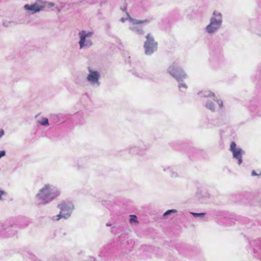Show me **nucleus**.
<instances>
[{
	"label": "nucleus",
	"instance_id": "nucleus-1",
	"mask_svg": "<svg viewBox=\"0 0 261 261\" xmlns=\"http://www.w3.org/2000/svg\"><path fill=\"white\" fill-rule=\"evenodd\" d=\"M55 193V192L54 189H51V186L49 185H46L43 188L40 190L37 195V197L43 203H47L53 199V197L51 196Z\"/></svg>",
	"mask_w": 261,
	"mask_h": 261
},
{
	"label": "nucleus",
	"instance_id": "nucleus-2",
	"mask_svg": "<svg viewBox=\"0 0 261 261\" xmlns=\"http://www.w3.org/2000/svg\"><path fill=\"white\" fill-rule=\"evenodd\" d=\"M146 37V41L144 43L145 53L147 55H150L156 50L158 43L154 41L151 34H148Z\"/></svg>",
	"mask_w": 261,
	"mask_h": 261
},
{
	"label": "nucleus",
	"instance_id": "nucleus-3",
	"mask_svg": "<svg viewBox=\"0 0 261 261\" xmlns=\"http://www.w3.org/2000/svg\"><path fill=\"white\" fill-rule=\"evenodd\" d=\"M217 17V19L214 18H212L210 24L206 27V30L209 33H212L214 32L217 29L219 28L221 24V14L220 13L218 14Z\"/></svg>",
	"mask_w": 261,
	"mask_h": 261
},
{
	"label": "nucleus",
	"instance_id": "nucleus-4",
	"mask_svg": "<svg viewBox=\"0 0 261 261\" xmlns=\"http://www.w3.org/2000/svg\"><path fill=\"white\" fill-rule=\"evenodd\" d=\"M169 72L173 77L178 80L186 76V74L184 70L180 68L175 67V65H172L169 67Z\"/></svg>",
	"mask_w": 261,
	"mask_h": 261
},
{
	"label": "nucleus",
	"instance_id": "nucleus-5",
	"mask_svg": "<svg viewBox=\"0 0 261 261\" xmlns=\"http://www.w3.org/2000/svg\"><path fill=\"white\" fill-rule=\"evenodd\" d=\"M92 33L89 32L86 33L85 31H82L80 32L79 35L80 37V40L79 42V44L80 45V48H83L85 45L90 46L92 44V42L91 40H86V38L87 37H90L92 36Z\"/></svg>",
	"mask_w": 261,
	"mask_h": 261
},
{
	"label": "nucleus",
	"instance_id": "nucleus-6",
	"mask_svg": "<svg viewBox=\"0 0 261 261\" xmlns=\"http://www.w3.org/2000/svg\"><path fill=\"white\" fill-rule=\"evenodd\" d=\"M59 207L61 209V212L57 216V220H59L61 217L65 218L66 215L69 216L71 212V208L66 203L63 202L59 205Z\"/></svg>",
	"mask_w": 261,
	"mask_h": 261
},
{
	"label": "nucleus",
	"instance_id": "nucleus-7",
	"mask_svg": "<svg viewBox=\"0 0 261 261\" xmlns=\"http://www.w3.org/2000/svg\"><path fill=\"white\" fill-rule=\"evenodd\" d=\"M230 149L233 153V157L238 160L239 164H241L242 162V150L236 148V144L234 142L231 143Z\"/></svg>",
	"mask_w": 261,
	"mask_h": 261
},
{
	"label": "nucleus",
	"instance_id": "nucleus-8",
	"mask_svg": "<svg viewBox=\"0 0 261 261\" xmlns=\"http://www.w3.org/2000/svg\"><path fill=\"white\" fill-rule=\"evenodd\" d=\"M46 5L44 4H42L41 5L36 3L33 5H29L28 4L25 5L24 6V8L25 10L32 11L33 13H36L40 11L43 8L45 7Z\"/></svg>",
	"mask_w": 261,
	"mask_h": 261
},
{
	"label": "nucleus",
	"instance_id": "nucleus-9",
	"mask_svg": "<svg viewBox=\"0 0 261 261\" xmlns=\"http://www.w3.org/2000/svg\"><path fill=\"white\" fill-rule=\"evenodd\" d=\"M90 74L87 76V80L92 83L98 82L99 74L97 71H92L90 67L88 68Z\"/></svg>",
	"mask_w": 261,
	"mask_h": 261
},
{
	"label": "nucleus",
	"instance_id": "nucleus-10",
	"mask_svg": "<svg viewBox=\"0 0 261 261\" xmlns=\"http://www.w3.org/2000/svg\"><path fill=\"white\" fill-rule=\"evenodd\" d=\"M206 107L211 110H214L215 109V108H214V105L213 102H207L206 105Z\"/></svg>",
	"mask_w": 261,
	"mask_h": 261
},
{
	"label": "nucleus",
	"instance_id": "nucleus-11",
	"mask_svg": "<svg viewBox=\"0 0 261 261\" xmlns=\"http://www.w3.org/2000/svg\"><path fill=\"white\" fill-rule=\"evenodd\" d=\"M39 123L43 125H45L48 124V121L47 118H43L42 120L39 121Z\"/></svg>",
	"mask_w": 261,
	"mask_h": 261
},
{
	"label": "nucleus",
	"instance_id": "nucleus-12",
	"mask_svg": "<svg viewBox=\"0 0 261 261\" xmlns=\"http://www.w3.org/2000/svg\"><path fill=\"white\" fill-rule=\"evenodd\" d=\"M130 223H132L133 222L138 223L137 217L136 215H130Z\"/></svg>",
	"mask_w": 261,
	"mask_h": 261
},
{
	"label": "nucleus",
	"instance_id": "nucleus-13",
	"mask_svg": "<svg viewBox=\"0 0 261 261\" xmlns=\"http://www.w3.org/2000/svg\"><path fill=\"white\" fill-rule=\"evenodd\" d=\"M176 212V211L175 210H168L167 211H166L164 214V216H166V215H167L168 214H169L170 213H175Z\"/></svg>",
	"mask_w": 261,
	"mask_h": 261
},
{
	"label": "nucleus",
	"instance_id": "nucleus-14",
	"mask_svg": "<svg viewBox=\"0 0 261 261\" xmlns=\"http://www.w3.org/2000/svg\"><path fill=\"white\" fill-rule=\"evenodd\" d=\"M192 214L195 217L201 216H203L204 215V213H192Z\"/></svg>",
	"mask_w": 261,
	"mask_h": 261
},
{
	"label": "nucleus",
	"instance_id": "nucleus-15",
	"mask_svg": "<svg viewBox=\"0 0 261 261\" xmlns=\"http://www.w3.org/2000/svg\"><path fill=\"white\" fill-rule=\"evenodd\" d=\"M217 102L218 104V105L219 106L220 108H222L223 102L221 100H217Z\"/></svg>",
	"mask_w": 261,
	"mask_h": 261
},
{
	"label": "nucleus",
	"instance_id": "nucleus-16",
	"mask_svg": "<svg viewBox=\"0 0 261 261\" xmlns=\"http://www.w3.org/2000/svg\"><path fill=\"white\" fill-rule=\"evenodd\" d=\"M147 20H139V21H137L136 22V23H138V24H140V23H144V22H147Z\"/></svg>",
	"mask_w": 261,
	"mask_h": 261
},
{
	"label": "nucleus",
	"instance_id": "nucleus-17",
	"mask_svg": "<svg viewBox=\"0 0 261 261\" xmlns=\"http://www.w3.org/2000/svg\"><path fill=\"white\" fill-rule=\"evenodd\" d=\"M5 155V151L4 150L0 151V158Z\"/></svg>",
	"mask_w": 261,
	"mask_h": 261
},
{
	"label": "nucleus",
	"instance_id": "nucleus-18",
	"mask_svg": "<svg viewBox=\"0 0 261 261\" xmlns=\"http://www.w3.org/2000/svg\"><path fill=\"white\" fill-rule=\"evenodd\" d=\"M4 135V132L3 129L0 130V138Z\"/></svg>",
	"mask_w": 261,
	"mask_h": 261
},
{
	"label": "nucleus",
	"instance_id": "nucleus-19",
	"mask_svg": "<svg viewBox=\"0 0 261 261\" xmlns=\"http://www.w3.org/2000/svg\"><path fill=\"white\" fill-rule=\"evenodd\" d=\"M4 194V192L0 190V199L2 197V196Z\"/></svg>",
	"mask_w": 261,
	"mask_h": 261
},
{
	"label": "nucleus",
	"instance_id": "nucleus-20",
	"mask_svg": "<svg viewBox=\"0 0 261 261\" xmlns=\"http://www.w3.org/2000/svg\"><path fill=\"white\" fill-rule=\"evenodd\" d=\"M257 175V174L255 173V171H253L252 172V175L255 176V175Z\"/></svg>",
	"mask_w": 261,
	"mask_h": 261
},
{
	"label": "nucleus",
	"instance_id": "nucleus-21",
	"mask_svg": "<svg viewBox=\"0 0 261 261\" xmlns=\"http://www.w3.org/2000/svg\"><path fill=\"white\" fill-rule=\"evenodd\" d=\"M211 95H212V96H213V97H214V96H215V94H214V93H212V94H211Z\"/></svg>",
	"mask_w": 261,
	"mask_h": 261
},
{
	"label": "nucleus",
	"instance_id": "nucleus-22",
	"mask_svg": "<svg viewBox=\"0 0 261 261\" xmlns=\"http://www.w3.org/2000/svg\"><path fill=\"white\" fill-rule=\"evenodd\" d=\"M49 6H53V4H49Z\"/></svg>",
	"mask_w": 261,
	"mask_h": 261
}]
</instances>
